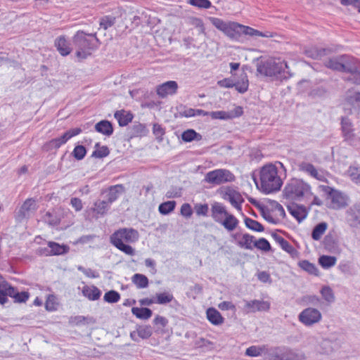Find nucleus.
<instances>
[{
	"label": "nucleus",
	"mask_w": 360,
	"mask_h": 360,
	"mask_svg": "<svg viewBox=\"0 0 360 360\" xmlns=\"http://www.w3.org/2000/svg\"><path fill=\"white\" fill-rule=\"evenodd\" d=\"M278 172V168L275 165L267 164L260 169L259 184L255 176L253 179L257 188L262 192L271 193L279 191L282 186L283 181Z\"/></svg>",
	"instance_id": "nucleus-1"
},
{
	"label": "nucleus",
	"mask_w": 360,
	"mask_h": 360,
	"mask_svg": "<svg viewBox=\"0 0 360 360\" xmlns=\"http://www.w3.org/2000/svg\"><path fill=\"white\" fill-rule=\"evenodd\" d=\"M72 43L76 49V56L83 60L98 47L100 41L96 37V33L86 34L84 31L79 30L72 37Z\"/></svg>",
	"instance_id": "nucleus-2"
},
{
	"label": "nucleus",
	"mask_w": 360,
	"mask_h": 360,
	"mask_svg": "<svg viewBox=\"0 0 360 360\" xmlns=\"http://www.w3.org/2000/svg\"><path fill=\"white\" fill-rule=\"evenodd\" d=\"M257 71L261 75L276 77L281 80L288 79L292 75L287 63L280 59H271L259 63Z\"/></svg>",
	"instance_id": "nucleus-3"
},
{
	"label": "nucleus",
	"mask_w": 360,
	"mask_h": 360,
	"mask_svg": "<svg viewBox=\"0 0 360 360\" xmlns=\"http://www.w3.org/2000/svg\"><path fill=\"white\" fill-rule=\"evenodd\" d=\"M285 198L292 200H301L311 193L310 186L298 179H292L285 185L283 191Z\"/></svg>",
	"instance_id": "nucleus-4"
},
{
	"label": "nucleus",
	"mask_w": 360,
	"mask_h": 360,
	"mask_svg": "<svg viewBox=\"0 0 360 360\" xmlns=\"http://www.w3.org/2000/svg\"><path fill=\"white\" fill-rule=\"evenodd\" d=\"M210 21L217 29L221 31L230 39H238L240 38V24L236 22H226L218 18H211Z\"/></svg>",
	"instance_id": "nucleus-5"
},
{
	"label": "nucleus",
	"mask_w": 360,
	"mask_h": 360,
	"mask_svg": "<svg viewBox=\"0 0 360 360\" xmlns=\"http://www.w3.org/2000/svg\"><path fill=\"white\" fill-rule=\"evenodd\" d=\"M235 180V176L226 169H217L210 171L205 176L204 181L212 185H221Z\"/></svg>",
	"instance_id": "nucleus-6"
},
{
	"label": "nucleus",
	"mask_w": 360,
	"mask_h": 360,
	"mask_svg": "<svg viewBox=\"0 0 360 360\" xmlns=\"http://www.w3.org/2000/svg\"><path fill=\"white\" fill-rule=\"evenodd\" d=\"M139 233L132 228H122L115 231L110 236V243H134L138 241Z\"/></svg>",
	"instance_id": "nucleus-7"
},
{
	"label": "nucleus",
	"mask_w": 360,
	"mask_h": 360,
	"mask_svg": "<svg viewBox=\"0 0 360 360\" xmlns=\"http://www.w3.org/2000/svg\"><path fill=\"white\" fill-rule=\"evenodd\" d=\"M322 319L321 311L314 307L303 309L298 315L299 321L307 327L319 323Z\"/></svg>",
	"instance_id": "nucleus-8"
},
{
	"label": "nucleus",
	"mask_w": 360,
	"mask_h": 360,
	"mask_svg": "<svg viewBox=\"0 0 360 360\" xmlns=\"http://www.w3.org/2000/svg\"><path fill=\"white\" fill-rule=\"evenodd\" d=\"M82 132L80 128H73L65 132L61 136L53 139L44 145L46 150L59 148L72 137L79 134Z\"/></svg>",
	"instance_id": "nucleus-9"
},
{
	"label": "nucleus",
	"mask_w": 360,
	"mask_h": 360,
	"mask_svg": "<svg viewBox=\"0 0 360 360\" xmlns=\"http://www.w3.org/2000/svg\"><path fill=\"white\" fill-rule=\"evenodd\" d=\"M342 58H342V72L352 74L355 81L360 74V60L347 55H342Z\"/></svg>",
	"instance_id": "nucleus-10"
},
{
	"label": "nucleus",
	"mask_w": 360,
	"mask_h": 360,
	"mask_svg": "<svg viewBox=\"0 0 360 360\" xmlns=\"http://www.w3.org/2000/svg\"><path fill=\"white\" fill-rule=\"evenodd\" d=\"M36 201L32 198L27 199L18 212L15 213V219L19 221L29 218L37 210Z\"/></svg>",
	"instance_id": "nucleus-11"
},
{
	"label": "nucleus",
	"mask_w": 360,
	"mask_h": 360,
	"mask_svg": "<svg viewBox=\"0 0 360 360\" xmlns=\"http://www.w3.org/2000/svg\"><path fill=\"white\" fill-rule=\"evenodd\" d=\"M69 251V247L65 245H60L56 242H49L48 247L40 248L38 252L41 255H60L67 253Z\"/></svg>",
	"instance_id": "nucleus-12"
},
{
	"label": "nucleus",
	"mask_w": 360,
	"mask_h": 360,
	"mask_svg": "<svg viewBox=\"0 0 360 360\" xmlns=\"http://www.w3.org/2000/svg\"><path fill=\"white\" fill-rule=\"evenodd\" d=\"M326 191L328 194L333 208L338 209L347 205V197L342 193L330 187H328Z\"/></svg>",
	"instance_id": "nucleus-13"
},
{
	"label": "nucleus",
	"mask_w": 360,
	"mask_h": 360,
	"mask_svg": "<svg viewBox=\"0 0 360 360\" xmlns=\"http://www.w3.org/2000/svg\"><path fill=\"white\" fill-rule=\"evenodd\" d=\"M270 308V303L267 301L253 300L245 301L244 310L246 313H255L256 311H266Z\"/></svg>",
	"instance_id": "nucleus-14"
},
{
	"label": "nucleus",
	"mask_w": 360,
	"mask_h": 360,
	"mask_svg": "<svg viewBox=\"0 0 360 360\" xmlns=\"http://www.w3.org/2000/svg\"><path fill=\"white\" fill-rule=\"evenodd\" d=\"M178 84L175 81H167L157 86L156 92L160 98H164L169 95H174L178 89Z\"/></svg>",
	"instance_id": "nucleus-15"
},
{
	"label": "nucleus",
	"mask_w": 360,
	"mask_h": 360,
	"mask_svg": "<svg viewBox=\"0 0 360 360\" xmlns=\"http://www.w3.org/2000/svg\"><path fill=\"white\" fill-rule=\"evenodd\" d=\"M124 192V187L122 184L110 186L102 192L105 200L110 205L115 202L119 196Z\"/></svg>",
	"instance_id": "nucleus-16"
},
{
	"label": "nucleus",
	"mask_w": 360,
	"mask_h": 360,
	"mask_svg": "<svg viewBox=\"0 0 360 360\" xmlns=\"http://www.w3.org/2000/svg\"><path fill=\"white\" fill-rule=\"evenodd\" d=\"M347 213L350 226L360 228V202L350 207Z\"/></svg>",
	"instance_id": "nucleus-17"
},
{
	"label": "nucleus",
	"mask_w": 360,
	"mask_h": 360,
	"mask_svg": "<svg viewBox=\"0 0 360 360\" xmlns=\"http://www.w3.org/2000/svg\"><path fill=\"white\" fill-rule=\"evenodd\" d=\"M211 217L217 223L222 222V219L229 214L226 211V207L218 202H215L212 205L211 207Z\"/></svg>",
	"instance_id": "nucleus-18"
},
{
	"label": "nucleus",
	"mask_w": 360,
	"mask_h": 360,
	"mask_svg": "<svg viewBox=\"0 0 360 360\" xmlns=\"http://www.w3.org/2000/svg\"><path fill=\"white\" fill-rule=\"evenodd\" d=\"M55 46L58 51L63 56H66L72 52V47L70 42L66 39L65 36H60L55 40Z\"/></svg>",
	"instance_id": "nucleus-19"
},
{
	"label": "nucleus",
	"mask_w": 360,
	"mask_h": 360,
	"mask_svg": "<svg viewBox=\"0 0 360 360\" xmlns=\"http://www.w3.org/2000/svg\"><path fill=\"white\" fill-rule=\"evenodd\" d=\"M298 168L300 171L306 172L318 180H323L324 178L323 174L319 172L315 167L309 162H302L299 163Z\"/></svg>",
	"instance_id": "nucleus-20"
},
{
	"label": "nucleus",
	"mask_w": 360,
	"mask_h": 360,
	"mask_svg": "<svg viewBox=\"0 0 360 360\" xmlns=\"http://www.w3.org/2000/svg\"><path fill=\"white\" fill-rule=\"evenodd\" d=\"M288 210L299 222L307 217V212L304 206H300L297 204H292L288 206Z\"/></svg>",
	"instance_id": "nucleus-21"
},
{
	"label": "nucleus",
	"mask_w": 360,
	"mask_h": 360,
	"mask_svg": "<svg viewBox=\"0 0 360 360\" xmlns=\"http://www.w3.org/2000/svg\"><path fill=\"white\" fill-rule=\"evenodd\" d=\"M114 117L117 120L120 127L127 126L129 122H131L134 117L132 113L124 110L116 111L115 112Z\"/></svg>",
	"instance_id": "nucleus-22"
},
{
	"label": "nucleus",
	"mask_w": 360,
	"mask_h": 360,
	"mask_svg": "<svg viewBox=\"0 0 360 360\" xmlns=\"http://www.w3.org/2000/svg\"><path fill=\"white\" fill-rule=\"evenodd\" d=\"M110 208V204L104 200H98L94 203L91 210L96 214V217L103 216Z\"/></svg>",
	"instance_id": "nucleus-23"
},
{
	"label": "nucleus",
	"mask_w": 360,
	"mask_h": 360,
	"mask_svg": "<svg viewBox=\"0 0 360 360\" xmlns=\"http://www.w3.org/2000/svg\"><path fill=\"white\" fill-rule=\"evenodd\" d=\"M96 131L105 135L110 136L113 133V127L112 124L108 120H101L95 125Z\"/></svg>",
	"instance_id": "nucleus-24"
},
{
	"label": "nucleus",
	"mask_w": 360,
	"mask_h": 360,
	"mask_svg": "<svg viewBox=\"0 0 360 360\" xmlns=\"http://www.w3.org/2000/svg\"><path fill=\"white\" fill-rule=\"evenodd\" d=\"M84 296L90 300H97L101 295V291L96 286L85 285L82 289Z\"/></svg>",
	"instance_id": "nucleus-25"
},
{
	"label": "nucleus",
	"mask_w": 360,
	"mask_h": 360,
	"mask_svg": "<svg viewBox=\"0 0 360 360\" xmlns=\"http://www.w3.org/2000/svg\"><path fill=\"white\" fill-rule=\"evenodd\" d=\"M345 100L348 104L351 105L354 109H356L360 112V92H347Z\"/></svg>",
	"instance_id": "nucleus-26"
},
{
	"label": "nucleus",
	"mask_w": 360,
	"mask_h": 360,
	"mask_svg": "<svg viewBox=\"0 0 360 360\" xmlns=\"http://www.w3.org/2000/svg\"><path fill=\"white\" fill-rule=\"evenodd\" d=\"M227 199L230 203L236 209L241 210V203L243 199L241 195L235 191H229L226 193Z\"/></svg>",
	"instance_id": "nucleus-27"
},
{
	"label": "nucleus",
	"mask_w": 360,
	"mask_h": 360,
	"mask_svg": "<svg viewBox=\"0 0 360 360\" xmlns=\"http://www.w3.org/2000/svg\"><path fill=\"white\" fill-rule=\"evenodd\" d=\"M60 210H53L47 212L43 216V220L51 226H56L60 224V217L57 213H60Z\"/></svg>",
	"instance_id": "nucleus-28"
},
{
	"label": "nucleus",
	"mask_w": 360,
	"mask_h": 360,
	"mask_svg": "<svg viewBox=\"0 0 360 360\" xmlns=\"http://www.w3.org/2000/svg\"><path fill=\"white\" fill-rule=\"evenodd\" d=\"M238 222V219L235 216L229 213V214L222 219V222H220L219 224H221L227 231H232L237 227Z\"/></svg>",
	"instance_id": "nucleus-29"
},
{
	"label": "nucleus",
	"mask_w": 360,
	"mask_h": 360,
	"mask_svg": "<svg viewBox=\"0 0 360 360\" xmlns=\"http://www.w3.org/2000/svg\"><path fill=\"white\" fill-rule=\"evenodd\" d=\"M342 55L337 57L328 58L325 61V65L328 68L333 70L342 72Z\"/></svg>",
	"instance_id": "nucleus-30"
},
{
	"label": "nucleus",
	"mask_w": 360,
	"mask_h": 360,
	"mask_svg": "<svg viewBox=\"0 0 360 360\" xmlns=\"http://www.w3.org/2000/svg\"><path fill=\"white\" fill-rule=\"evenodd\" d=\"M207 319L214 325H220L224 322V318L221 314L214 308L207 310Z\"/></svg>",
	"instance_id": "nucleus-31"
},
{
	"label": "nucleus",
	"mask_w": 360,
	"mask_h": 360,
	"mask_svg": "<svg viewBox=\"0 0 360 360\" xmlns=\"http://www.w3.org/2000/svg\"><path fill=\"white\" fill-rule=\"evenodd\" d=\"M317 349L320 354L328 355L334 350V343L328 339H323L320 342Z\"/></svg>",
	"instance_id": "nucleus-32"
},
{
	"label": "nucleus",
	"mask_w": 360,
	"mask_h": 360,
	"mask_svg": "<svg viewBox=\"0 0 360 360\" xmlns=\"http://www.w3.org/2000/svg\"><path fill=\"white\" fill-rule=\"evenodd\" d=\"M272 236L274 240L281 245L283 250L290 254H292L294 252H295V248L290 244L288 240H286L282 236L277 233H273Z\"/></svg>",
	"instance_id": "nucleus-33"
},
{
	"label": "nucleus",
	"mask_w": 360,
	"mask_h": 360,
	"mask_svg": "<svg viewBox=\"0 0 360 360\" xmlns=\"http://www.w3.org/2000/svg\"><path fill=\"white\" fill-rule=\"evenodd\" d=\"M328 228L326 222H321L316 225L311 232V238L314 240H319Z\"/></svg>",
	"instance_id": "nucleus-34"
},
{
	"label": "nucleus",
	"mask_w": 360,
	"mask_h": 360,
	"mask_svg": "<svg viewBox=\"0 0 360 360\" xmlns=\"http://www.w3.org/2000/svg\"><path fill=\"white\" fill-rule=\"evenodd\" d=\"M132 314L137 318L141 319H148L152 316V311L149 308L146 307H133L131 309Z\"/></svg>",
	"instance_id": "nucleus-35"
},
{
	"label": "nucleus",
	"mask_w": 360,
	"mask_h": 360,
	"mask_svg": "<svg viewBox=\"0 0 360 360\" xmlns=\"http://www.w3.org/2000/svg\"><path fill=\"white\" fill-rule=\"evenodd\" d=\"M298 266L307 271V273L317 276L319 274V270L316 268V265L313 263L309 262L308 260H301L298 262Z\"/></svg>",
	"instance_id": "nucleus-36"
},
{
	"label": "nucleus",
	"mask_w": 360,
	"mask_h": 360,
	"mask_svg": "<svg viewBox=\"0 0 360 360\" xmlns=\"http://www.w3.org/2000/svg\"><path fill=\"white\" fill-rule=\"evenodd\" d=\"M131 280L137 288H145L148 285V279L143 274H135L132 276Z\"/></svg>",
	"instance_id": "nucleus-37"
},
{
	"label": "nucleus",
	"mask_w": 360,
	"mask_h": 360,
	"mask_svg": "<svg viewBox=\"0 0 360 360\" xmlns=\"http://www.w3.org/2000/svg\"><path fill=\"white\" fill-rule=\"evenodd\" d=\"M10 284L5 281L4 278L0 274V304H4L8 301L6 297V292L8 291V287Z\"/></svg>",
	"instance_id": "nucleus-38"
},
{
	"label": "nucleus",
	"mask_w": 360,
	"mask_h": 360,
	"mask_svg": "<svg viewBox=\"0 0 360 360\" xmlns=\"http://www.w3.org/2000/svg\"><path fill=\"white\" fill-rule=\"evenodd\" d=\"M337 259L334 256L322 255L319 258V263L323 269H329L336 264Z\"/></svg>",
	"instance_id": "nucleus-39"
},
{
	"label": "nucleus",
	"mask_w": 360,
	"mask_h": 360,
	"mask_svg": "<svg viewBox=\"0 0 360 360\" xmlns=\"http://www.w3.org/2000/svg\"><path fill=\"white\" fill-rule=\"evenodd\" d=\"M181 139L185 142H191L193 140H201L202 136L194 129H187L181 134Z\"/></svg>",
	"instance_id": "nucleus-40"
},
{
	"label": "nucleus",
	"mask_w": 360,
	"mask_h": 360,
	"mask_svg": "<svg viewBox=\"0 0 360 360\" xmlns=\"http://www.w3.org/2000/svg\"><path fill=\"white\" fill-rule=\"evenodd\" d=\"M255 237L248 234L245 233L243 235L241 240L238 242V245L243 248L247 250H252V243L254 242Z\"/></svg>",
	"instance_id": "nucleus-41"
},
{
	"label": "nucleus",
	"mask_w": 360,
	"mask_h": 360,
	"mask_svg": "<svg viewBox=\"0 0 360 360\" xmlns=\"http://www.w3.org/2000/svg\"><path fill=\"white\" fill-rule=\"evenodd\" d=\"M248 86L249 82L248 76L245 73H243L241 75V81L236 82H235L234 87L239 93L243 94L248 91Z\"/></svg>",
	"instance_id": "nucleus-42"
},
{
	"label": "nucleus",
	"mask_w": 360,
	"mask_h": 360,
	"mask_svg": "<svg viewBox=\"0 0 360 360\" xmlns=\"http://www.w3.org/2000/svg\"><path fill=\"white\" fill-rule=\"evenodd\" d=\"M341 124H342V133H343L345 139L346 140L348 138V136H350L353 134L352 122L349 118L342 117Z\"/></svg>",
	"instance_id": "nucleus-43"
},
{
	"label": "nucleus",
	"mask_w": 360,
	"mask_h": 360,
	"mask_svg": "<svg viewBox=\"0 0 360 360\" xmlns=\"http://www.w3.org/2000/svg\"><path fill=\"white\" fill-rule=\"evenodd\" d=\"M320 292L321 294L322 297L329 304L333 303L335 301V295L329 286H323Z\"/></svg>",
	"instance_id": "nucleus-44"
},
{
	"label": "nucleus",
	"mask_w": 360,
	"mask_h": 360,
	"mask_svg": "<svg viewBox=\"0 0 360 360\" xmlns=\"http://www.w3.org/2000/svg\"><path fill=\"white\" fill-rule=\"evenodd\" d=\"M245 224L248 229L257 232H262L264 230V228L262 224L248 217L245 219Z\"/></svg>",
	"instance_id": "nucleus-45"
},
{
	"label": "nucleus",
	"mask_w": 360,
	"mask_h": 360,
	"mask_svg": "<svg viewBox=\"0 0 360 360\" xmlns=\"http://www.w3.org/2000/svg\"><path fill=\"white\" fill-rule=\"evenodd\" d=\"M175 206V201H167L161 203L159 205L158 210L162 214H168L174 210Z\"/></svg>",
	"instance_id": "nucleus-46"
},
{
	"label": "nucleus",
	"mask_w": 360,
	"mask_h": 360,
	"mask_svg": "<svg viewBox=\"0 0 360 360\" xmlns=\"http://www.w3.org/2000/svg\"><path fill=\"white\" fill-rule=\"evenodd\" d=\"M242 34L249 35V36H258V37H265L266 35L263 34L262 32L255 30L250 27L245 26L241 25V30H240V37Z\"/></svg>",
	"instance_id": "nucleus-47"
},
{
	"label": "nucleus",
	"mask_w": 360,
	"mask_h": 360,
	"mask_svg": "<svg viewBox=\"0 0 360 360\" xmlns=\"http://www.w3.org/2000/svg\"><path fill=\"white\" fill-rule=\"evenodd\" d=\"M96 149L93 152L91 156L97 158H103L108 156L110 153V150L106 146L99 147V143H97L95 146Z\"/></svg>",
	"instance_id": "nucleus-48"
},
{
	"label": "nucleus",
	"mask_w": 360,
	"mask_h": 360,
	"mask_svg": "<svg viewBox=\"0 0 360 360\" xmlns=\"http://www.w3.org/2000/svg\"><path fill=\"white\" fill-rule=\"evenodd\" d=\"M347 174L354 183L360 184V169L359 167H349Z\"/></svg>",
	"instance_id": "nucleus-49"
},
{
	"label": "nucleus",
	"mask_w": 360,
	"mask_h": 360,
	"mask_svg": "<svg viewBox=\"0 0 360 360\" xmlns=\"http://www.w3.org/2000/svg\"><path fill=\"white\" fill-rule=\"evenodd\" d=\"M129 244V243H117L112 245L126 255L133 256L135 255V250Z\"/></svg>",
	"instance_id": "nucleus-50"
},
{
	"label": "nucleus",
	"mask_w": 360,
	"mask_h": 360,
	"mask_svg": "<svg viewBox=\"0 0 360 360\" xmlns=\"http://www.w3.org/2000/svg\"><path fill=\"white\" fill-rule=\"evenodd\" d=\"M156 298V303L159 304H165L172 302L174 299V297L172 294L165 292L157 294Z\"/></svg>",
	"instance_id": "nucleus-51"
},
{
	"label": "nucleus",
	"mask_w": 360,
	"mask_h": 360,
	"mask_svg": "<svg viewBox=\"0 0 360 360\" xmlns=\"http://www.w3.org/2000/svg\"><path fill=\"white\" fill-rule=\"evenodd\" d=\"M305 356L302 353H296L292 351H289L283 354L281 360H305Z\"/></svg>",
	"instance_id": "nucleus-52"
},
{
	"label": "nucleus",
	"mask_w": 360,
	"mask_h": 360,
	"mask_svg": "<svg viewBox=\"0 0 360 360\" xmlns=\"http://www.w3.org/2000/svg\"><path fill=\"white\" fill-rule=\"evenodd\" d=\"M254 247L264 252L271 250V245L269 242L264 238H261L259 240L255 241Z\"/></svg>",
	"instance_id": "nucleus-53"
},
{
	"label": "nucleus",
	"mask_w": 360,
	"mask_h": 360,
	"mask_svg": "<svg viewBox=\"0 0 360 360\" xmlns=\"http://www.w3.org/2000/svg\"><path fill=\"white\" fill-rule=\"evenodd\" d=\"M152 333V328L150 326H142L137 328V334L142 339L148 338Z\"/></svg>",
	"instance_id": "nucleus-54"
},
{
	"label": "nucleus",
	"mask_w": 360,
	"mask_h": 360,
	"mask_svg": "<svg viewBox=\"0 0 360 360\" xmlns=\"http://www.w3.org/2000/svg\"><path fill=\"white\" fill-rule=\"evenodd\" d=\"M103 299L108 303H116L120 300V295L115 290H110L105 292Z\"/></svg>",
	"instance_id": "nucleus-55"
},
{
	"label": "nucleus",
	"mask_w": 360,
	"mask_h": 360,
	"mask_svg": "<svg viewBox=\"0 0 360 360\" xmlns=\"http://www.w3.org/2000/svg\"><path fill=\"white\" fill-rule=\"evenodd\" d=\"M72 154L75 159L81 160L85 157L86 154V148L82 145L76 146Z\"/></svg>",
	"instance_id": "nucleus-56"
},
{
	"label": "nucleus",
	"mask_w": 360,
	"mask_h": 360,
	"mask_svg": "<svg viewBox=\"0 0 360 360\" xmlns=\"http://www.w3.org/2000/svg\"><path fill=\"white\" fill-rule=\"evenodd\" d=\"M212 119H219V120H229L233 118V115L229 113V112H226L223 110L219 111H213L210 112L209 114Z\"/></svg>",
	"instance_id": "nucleus-57"
},
{
	"label": "nucleus",
	"mask_w": 360,
	"mask_h": 360,
	"mask_svg": "<svg viewBox=\"0 0 360 360\" xmlns=\"http://www.w3.org/2000/svg\"><path fill=\"white\" fill-rule=\"evenodd\" d=\"M115 22V18L110 15H105L100 20V26L104 30L112 27Z\"/></svg>",
	"instance_id": "nucleus-58"
},
{
	"label": "nucleus",
	"mask_w": 360,
	"mask_h": 360,
	"mask_svg": "<svg viewBox=\"0 0 360 360\" xmlns=\"http://www.w3.org/2000/svg\"><path fill=\"white\" fill-rule=\"evenodd\" d=\"M194 211L198 216H207L209 207L207 204L196 203L194 205Z\"/></svg>",
	"instance_id": "nucleus-59"
},
{
	"label": "nucleus",
	"mask_w": 360,
	"mask_h": 360,
	"mask_svg": "<svg viewBox=\"0 0 360 360\" xmlns=\"http://www.w3.org/2000/svg\"><path fill=\"white\" fill-rule=\"evenodd\" d=\"M273 211L275 212L274 215L277 218H285V212L284 210V208L283 206L279 204L278 202H273L271 203Z\"/></svg>",
	"instance_id": "nucleus-60"
},
{
	"label": "nucleus",
	"mask_w": 360,
	"mask_h": 360,
	"mask_svg": "<svg viewBox=\"0 0 360 360\" xmlns=\"http://www.w3.org/2000/svg\"><path fill=\"white\" fill-rule=\"evenodd\" d=\"M302 300L305 304H310L313 306L318 305L321 302L320 298L314 295H304L302 297Z\"/></svg>",
	"instance_id": "nucleus-61"
},
{
	"label": "nucleus",
	"mask_w": 360,
	"mask_h": 360,
	"mask_svg": "<svg viewBox=\"0 0 360 360\" xmlns=\"http://www.w3.org/2000/svg\"><path fill=\"white\" fill-rule=\"evenodd\" d=\"M264 349L259 346H251L245 351V355L248 356L257 357L262 355Z\"/></svg>",
	"instance_id": "nucleus-62"
},
{
	"label": "nucleus",
	"mask_w": 360,
	"mask_h": 360,
	"mask_svg": "<svg viewBox=\"0 0 360 360\" xmlns=\"http://www.w3.org/2000/svg\"><path fill=\"white\" fill-rule=\"evenodd\" d=\"M325 49L318 50L316 48H312L305 51V53L307 56L311 57L314 59H318L325 55Z\"/></svg>",
	"instance_id": "nucleus-63"
},
{
	"label": "nucleus",
	"mask_w": 360,
	"mask_h": 360,
	"mask_svg": "<svg viewBox=\"0 0 360 360\" xmlns=\"http://www.w3.org/2000/svg\"><path fill=\"white\" fill-rule=\"evenodd\" d=\"M188 3L200 8H209L212 6V3L210 0H189Z\"/></svg>",
	"instance_id": "nucleus-64"
}]
</instances>
